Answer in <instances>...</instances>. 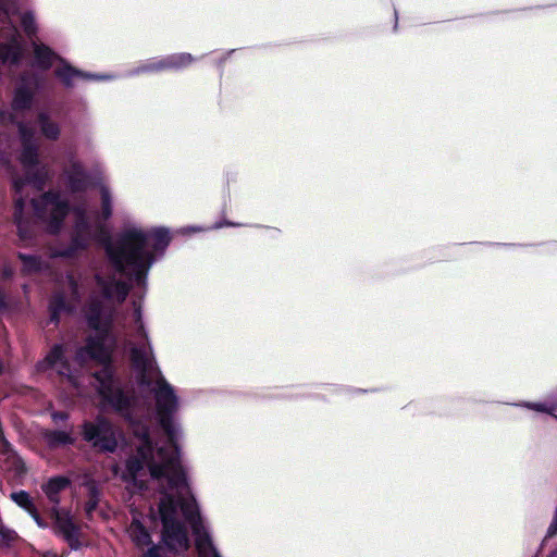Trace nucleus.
Returning <instances> with one entry per match:
<instances>
[{"mask_svg":"<svg viewBox=\"0 0 557 557\" xmlns=\"http://www.w3.org/2000/svg\"><path fill=\"white\" fill-rule=\"evenodd\" d=\"M40 368L42 370L52 369L61 375L69 377L72 376V372L67 366L66 360L64 359V349L62 346L53 347L40 363Z\"/></svg>","mask_w":557,"mask_h":557,"instance_id":"obj_9","label":"nucleus"},{"mask_svg":"<svg viewBox=\"0 0 557 557\" xmlns=\"http://www.w3.org/2000/svg\"><path fill=\"white\" fill-rule=\"evenodd\" d=\"M41 131L44 135L48 138H55L59 134V128L52 122H48L46 119L41 117Z\"/></svg>","mask_w":557,"mask_h":557,"instance_id":"obj_16","label":"nucleus"},{"mask_svg":"<svg viewBox=\"0 0 557 557\" xmlns=\"http://www.w3.org/2000/svg\"><path fill=\"white\" fill-rule=\"evenodd\" d=\"M169 242L166 230L144 231L140 227H131L121 238L108 244L107 253L114 274L111 276L103 270L97 274V287L102 299L92 298L87 308L86 318L92 333L86 346L76 355L77 364L82 366L87 359L103 364L109 361L114 341L109 335L111 317L108 302L123 301L128 292L127 286L116 278V274L140 277L153 262L154 253L163 250Z\"/></svg>","mask_w":557,"mask_h":557,"instance_id":"obj_2","label":"nucleus"},{"mask_svg":"<svg viewBox=\"0 0 557 557\" xmlns=\"http://www.w3.org/2000/svg\"><path fill=\"white\" fill-rule=\"evenodd\" d=\"M70 441V437L64 432H55L50 435L49 442L51 444H60V443H67Z\"/></svg>","mask_w":557,"mask_h":557,"instance_id":"obj_20","label":"nucleus"},{"mask_svg":"<svg viewBox=\"0 0 557 557\" xmlns=\"http://www.w3.org/2000/svg\"><path fill=\"white\" fill-rule=\"evenodd\" d=\"M69 485V481L65 478L51 479L45 486L44 491L52 502H58L59 492L63 491Z\"/></svg>","mask_w":557,"mask_h":557,"instance_id":"obj_13","label":"nucleus"},{"mask_svg":"<svg viewBox=\"0 0 557 557\" xmlns=\"http://www.w3.org/2000/svg\"><path fill=\"white\" fill-rule=\"evenodd\" d=\"M30 48L34 64L39 70H75L50 46L40 40H32Z\"/></svg>","mask_w":557,"mask_h":557,"instance_id":"obj_7","label":"nucleus"},{"mask_svg":"<svg viewBox=\"0 0 557 557\" xmlns=\"http://www.w3.org/2000/svg\"><path fill=\"white\" fill-rule=\"evenodd\" d=\"M35 522L39 528H46V523L41 520V518L38 516L37 510H34V512L30 513Z\"/></svg>","mask_w":557,"mask_h":557,"instance_id":"obj_22","label":"nucleus"},{"mask_svg":"<svg viewBox=\"0 0 557 557\" xmlns=\"http://www.w3.org/2000/svg\"><path fill=\"white\" fill-rule=\"evenodd\" d=\"M250 55L245 49H234L226 52L211 53L208 55L195 57L188 52H176L159 59H153L147 64L146 70H178L200 65L199 60L207 58L208 62L202 65L224 67L228 60L242 61Z\"/></svg>","mask_w":557,"mask_h":557,"instance_id":"obj_4","label":"nucleus"},{"mask_svg":"<svg viewBox=\"0 0 557 557\" xmlns=\"http://www.w3.org/2000/svg\"><path fill=\"white\" fill-rule=\"evenodd\" d=\"M160 547H152L148 550V553L145 555V557H160Z\"/></svg>","mask_w":557,"mask_h":557,"instance_id":"obj_24","label":"nucleus"},{"mask_svg":"<svg viewBox=\"0 0 557 557\" xmlns=\"http://www.w3.org/2000/svg\"><path fill=\"white\" fill-rule=\"evenodd\" d=\"M149 523L147 521H140L138 519H134L129 527V535L133 539V541L137 545H148L150 543V536L148 532L146 531V527H148Z\"/></svg>","mask_w":557,"mask_h":557,"instance_id":"obj_12","label":"nucleus"},{"mask_svg":"<svg viewBox=\"0 0 557 557\" xmlns=\"http://www.w3.org/2000/svg\"><path fill=\"white\" fill-rule=\"evenodd\" d=\"M5 162H7V160H4V159H2V158L0 157V163H5Z\"/></svg>","mask_w":557,"mask_h":557,"instance_id":"obj_28","label":"nucleus"},{"mask_svg":"<svg viewBox=\"0 0 557 557\" xmlns=\"http://www.w3.org/2000/svg\"><path fill=\"white\" fill-rule=\"evenodd\" d=\"M72 185H73V188H79V186L76 185L75 181L72 182Z\"/></svg>","mask_w":557,"mask_h":557,"instance_id":"obj_27","label":"nucleus"},{"mask_svg":"<svg viewBox=\"0 0 557 557\" xmlns=\"http://www.w3.org/2000/svg\"><path fill=\"white\" fill-rule=\"evenodd\" d=\"M59 78L65 85H72L76 82H87V81H107L111 79L110 75H97L91 72H58Z\"/></svg>","mask_w":557,"mask_h":557,"instance_id":"obj_10","label":"nucleus"},{"mask_svg":"<svg viewBox=\"0 0 557 557\" xmlns=\"http://www.w3.org/2000/svg\"><path fill=\"white\" fill-rule=\"evenodd\" d=\"M530 407L536 411L552 414L557 409V403L554 400H546L541 404H532Z\"/></svg>","mask_w":557,"mask_h":557,"instance_id":"obj_17","label":"nucleus"},{"mask_svg":"<svg viewBox=\"0 0 557 557\" xmlns=\"http://www.w3.org/2000/svg\"><path fill=\"white\" fill-rule=\"evenodd\" d=\"M97 506V498L95 496L91 497V499L86 504V512L88 515H90L92 512V510L96 508Z\"/></svg>","mask_w":557,"mask_h":557,"instance_id":"obj_21","label":"nucleus"},{"mask_svg":"<svg viewBox=\"0 0 557 557\" xmlns=\"http://www.w3.org/2000/svg\"><path fill=\"white\" fill-rule=\"evenodd\" d=\"M550 557H557V550Z\"/></svg>","mask_w":557,"mask_h":557,"instance_id":"obj_29","label":"nucleus"},{"mask_svg":"<svg viewBox=\"0 0 557 557\" xmlns=\"http://www.w3.org/2000/svg\"><path fill=\"white\" fill-rule=\"evenodd\" d=\"M23 137V151L20 156V162L26 172V180H14L16 193L22 194L25 187L37 189L41 181L47 176V171L37 162V153L32 144L28 143L24 129H21Z\"/></svg>","mask_w":557,"mask_h":557,"instance_id":"obj_5","label":"nucleus"},{"mask_svg":"<svg viewBox=\"0 0 557 557\" xmlns=\"http://www.w3.org/2000/svg\"><path fill=\"white\" fill-rule=\"evenodd\" d=\"M131 359L140 383L154 393L157 417L165 432L166 443L153 446L148 431L144 426H135L137 456L127 461L121 476L141 488L149 474L163 488L158 515L163 525V542L168 547L176 552L187 549L188 537L182 524L184 519L194 531L199 556L220 557L201 524L198 507L180 462L177 442L181 428L173 419L178 408L177 399L154 363L143 325H138V343H131Z\"/></svg>","mask_w":557,"mask_h":557,"instance_id":"obj_1","label":"nucleus"},{"mask_svg":"<svg viewBox=\"0 0 557 557\" xmlns=\"http://www.w3.org/2000/svg\"><path fill=\"white\" fill-rule=\"evenodd\" d=\"M97 389L102 398L117 410H124L131 406L132 399L124 395L120 386L112 380V373L109 367L95 376Z\"/></svg>","mask_w":557,"mask_h":557,"instance_id":"obj_6","label":"nucleus"},{"mask_svg":"<svg viewBox=\"0 0 557 557\" xmlns=\"http://www.w3.org/2000/svg\"><path fill=\"white\" fill-rule=\"evenodd\" d=\"M84 437L102 450H113L116 446L115 433L110 423L103 420L87 423L84 426Z\"/></svg>","mask_w":557,"mask_h":557,"instance_id":"obj_8","label":"nucleus"},{"mask_svg":"<svg viewBox=\"0 0 557 557\" xmlns=\"http://www.w3.org/2000/svg\"><path fill=\"white\" fill-rule=\"evenodd\" d=\"M25 207H26V201L22 198V196L16 198V208L21 212V214L23 213Z\"/></svg>","mask_w":557,"mask_h":557,"instance_id":"obj_23","label":"nucleus"},{"mask_svg":"<svg viewBox=\"0 0 557 557\" xmlns=\"http://www.w3.org/2000/svg\"><path fill=\"white\" fill-rule=\"evenodd\" d=\"M11 274H12V269H11V267H10L9 264H7V263H5V264H3V265H2V275H3L4 277H8V276H10Z\"/></svg>","mask_w":557,"mask_h":557,"instance_id":"obj_25","label":"nucleus"},{"mask_svg":"<svg viewBox=\"0 0 557 557\" xmlns=\"http://www.w3.org/2000/svg\"><path fill=\"white\" fill-rule=\"evenodd\" d=\"M11 497L17 506L26 510L29 515L36 510L33 499L26 492L21 491L13 493Z\"/></svg>","mask_w":557,"mask_h":557,"instance_id":"obj_14","label":"nucleus"},{"mask_svg":"<svg viewBox=\"0 0 557 557\" xmlns=\"http://www.w3.org/2000/svg\"><path fill=\"white\" fill-rule=\"evenodd\" d=\"M99 195L101 197V216L87 214L85 209L75 208L70 210L66 202L57 194H47L39 201L32 200L30 205L36 215L40 218L50 232H57L61 227L63 220L73 222L77 239L83 242L95 236L102 228V221L107 220L111 213V196L104 185H99Z\"/></svg>","mask_w":557,"mask_h":557,"instance_id":"obj_3","label":"nucleus"},{"mask_svg":"<svg viewBox=\"0 0 557 557\" xmlns=\"http://www.w3.org/2000/svg\"><path fill=\"white\" fill-rule=\"evenodd\" d=\"M30 102V94L26 90H18L13 100L14 109H24Z\"/></svg>","mask_w":557,"mask_h":557,"instance_id":"obj_15","label":"nucleus"},{"mask_svg":"<svg viewBox=\"0 0 557 557\" xmlns=\"http://www.w3.org/2000/svg\"><path fill=\"white\" fill-rule=\"evenodd\" d=\"M15 536H16V534L14 531L5 529V528H0V539H1L2 544L9 545L10 542L15 539Z\"/></svg>","mask_w":557,"mask_h":557,"instance_id":"obj_19","label":"nucleus"},{"mask_svg":"<svg viewBox=\"0 0 557 557\" xmlns=\"http://www.w3.org/2000/svg\"><path fill=\"white\" fill-rule=\"evenodd\" d=\"M148 520H149L150 522H154L156 517H154V516H150V517L148 518Z\"/></svg>","mask_w":557,"mask_h":557,"instance_id":"obj_26","label":"nucleus"},{"mask_svg":"<svg viewBox=\"0 0 557 557\" xmlns=\"http://www.w3.org/2000/svg\"><path fill=\"white\" fill-rule=\"evenodd\" d=\"M23 262L27 271H37L40 269V263L35 257H23Z\"/></svg>","mask_w":557,"mask_h":557,"instance_id":"obj_18","label":"nucleus"},{"mask_svg":"<svg viewBox=\"0 0 557 557\" xmlns=\"http://www.w3.org/2000/svg\"><path fill=\"white\" fill-rule=\"evenodd\" d=\"M55 525L58 530L66 537L72 546L75 540V527L67 512H55Z\"/></svg>","mask_w":557,"mask_h":557,"instance_id":"obj_11","label":"nucleus"}]
</instances>
